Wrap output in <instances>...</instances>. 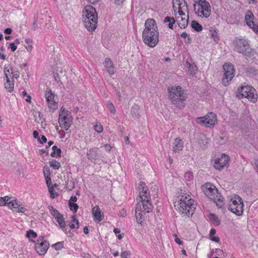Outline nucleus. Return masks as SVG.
Segmentation results:
<instances>
[{"mask_svg":"<svg viewBox=\"0 0 258 258\" xmlns=\"http://www.w3.org/2000/svg\"><path fill=\"white\" fill-rule=\"evenodd\" d=\"M145 27L142 34L143 41L147 46L153 48L159 41V32L156 23L153 19H148Z\"/></svg>","mask_w":258,"mask_h":258,"instance_id":"obj_1","label":"nucleus"},{"mask_svg":"<svg viewBox=\"0 0 258 258\" xmlns=\"http://www.w3.org/2000/svg\"><path fill=\"white\" fill-rule=\"evenodd\" d=\"M84 26L89 31L94 30L97 26L98 16L95 9L91 6L85 7L82 13Z\"/></svg>","mask_w":258,"mask_h":258,"instance_id":"obj_2","label":"nucleus"},{"mask_svg":"<svg viewBox=\"0 0 258 258\" xmlns=\"http://www.w3.org/2000/svg\"><path fill=\"white\" fill-rule=\"evenodd\" d=\"M169 98L172 104L176 107L181 109L185 106L184 101L187 94L184 93L179 86H174L168 88Z\"/></svg>","mask_w":258,"mask_h":258,"instance_id":"obj_3","label":"nucleus"},{"mask_svg":"<svg viewBox=\"0 0 258 258\" xmlns=\"http://www.w3.org/2000/svg\"><path fill=\"white\" fill-rule=\"evenodd\" d=\"M169 98L172 104L176 107L181 109L185 106L184 101L187 94L184 93L179 86H174L168 88Z\"/></svg>","mask_w":258,"mask_h":258,"instance_id":"obj_4","label":"nucleus"},{"mask_svg":"<svg viewBox=\"0 0 258 258\" xmlns=\"http://www.w3.org/2000/svg\"><path fill=\"white\" fill-rule=\"evenodd\" d=\"M202 191L210 199L213 200L219 208H222L223 205V198L215 186L211 183H206L201 186Z\"/></svg>","mask_w":258,"mask_h":258,"instance_id":"obj_5","label":"nucleus"},{"mask_svg":"<svg viewBox=\"0 0 258 258\" xmlns=\"http://www.w3.org/2000/svg\"><path fill=\"white\" fill-rule=\"evenodd\" d=\"M183 198L180 199V201L175 203L174 207L181 214H184L188 216H192L196 209L194 204V201L191 199H187V197L184 199Z\"/></svg>","mask_w":258,"mask_h":258,"instance_id":"obj_6","label":"nucleus"},{"mask_svg":"<svg viewBox=\"0 0 258 258\" xmlns=\"http://www.w3.org/2000/svg\"><path fill=\"white\" fill-rule=\"evenodd\" d=\"M194 10L198 16L208 18L211 12V6L206 0H194Z\"/></svg>","mask_w":258,"mask_h":258,"instance_id":"obj_7","label":"nucleus"},{"mask_svg":"<svg viewBox=\"0 0 258 258\" xmlns=\"http://www.w3.org/2000/svg\"><path fill=\"white\" fill-rule=\"evenodd\" d=\"M234 50L244 55H249L252 51L247 39L236 37L233 42Z\"/></svg>","mask_w":258,"mask_h":258,"instance_id":"obj_8","label":"nucleus"},{"mask_svg":"<svg viewBox=\"0 0 258 258\" xmlns=\"http://www.w3.org/2000/svg\"><path fill=\"white\" fill-rule=\"evenodd\" d=\"M228 209L238 216L243 213V203L242 199L238 196L235 195L230 199L228 204Z\"/></svg>","mask_w":258,"mask_h":258,"instance_id":"obj_9","label":"nucleus"},{"mask_svg":"<svg viewBox=\"0 0 258 258\" xmlns=\"http://www.w3.org/2000/svg\"><path fill=\"white\" fill-rule=\"evenodd\" d=\"M223 68L224 74L222 83L224 86H227L234 76L235 70L231 63H225L223 65Z\"/></svg>","mask_w":258,"mask_h":258,"instance_id":"obj_10","label":"nucleus"},{"mask_svg":"<svg viewBox=\"0 0 258 258\" xmlns=\"http://www.w3.org/2000/svg\"><path fill=\"white\" fill-rule=\"evenodd\" d=\"M238 93H240L242 97L247 98L252 102H255L257 99V95L254 88L250 86L242 87L238 89Z\"/></svg>","mask_w":258,"mask_h":258,"instance_id":"obj_11","label":"nucleus"},{"mask_svg":"<svg viewBox=\"0 0 258 258\" xmlns=\"http://www.w3.org/2000/svg\"><path fill=\"white\" fill-rule=\"evenodd\" d=\"M216 121V116L213 112H210L204 117H198L197 123L203 124L206 126L214 125Z\"/></svg>","mask_w":258,"mask_h":258,"instance_id":"obj_12","label":"nucleus"},{"mask_svg":"<svg viewBox=\"0 0 258 258\" xmlns=\"http://www.w3.org/2000/svg\"><path fill=\"white\" fill-rule=\"evenodd\" d=\"M150 200H141V202H138L136 207V213L146 211V213H150L153 210V205L150 202Z\"/></svg>","mask_w":258,"mask_h":258,"instance_id":"obj_13","label":"nucleus"},{"mask_svg":"<svg viewBox=\"0 0 258 258\" xmlns=\"http://www.w3.org/2000/svg\"><path fill=\"white\" fill-rule=\"evenodd\" d=\"M35 244V249L39 255H44L47 251L49 244L48 241L43 239V238L39 237Z\"/></svg>","mask_w":258,"mask_h":258,"instance_id":"obj_14","label":"nucleus"},{"mask_svg":"<svg viewBox=\"0 0 258 258\" xmlns=\"http://www.w3.org/2000/svg\"><path fill=\"white\" fill-rule=\"evenodd\" d=\"M228 162L229 156L227 155L222 154L214 160V166L216 169L221 170L228 165Z\"/></svg>","mask_w":258,"mask_h":258,"instance_id":"obj_15","label":"nucleus"},{"mask_svg":"<svg viewBox=\"0 0 258 258\" xmlns=\"http://www.w3.org/2000/svg\"><path fill=\"white\" fill-rule=\"evenodd\" d=\"M45 96L48 104V107L55 110L57 108V103L54 100V94L49 89L45 94Z\"/></svg>","mask_w":258,"mask_h":258,"instance_id":"obj_16","label":"nucleus"},{"mask_svg":"<svg viewBox=\"0 0 258 258\" xmlns=\"http://www.w3.org/2000/svg\"><path fill=\"white\" fill-rule=\"evenodd\" d=\"M253 17L254 16L252 13L251 11H248L246 14L245 20L247 25L250 28H251L256 33L258 34V25L255 24L253 22Z\"/></svg>","mask_w":258,"mask_h":258,"instance_id":"obj_17","label":"nucleus"},{"mask_svg":"<svg viewBox=\"0 0 258 258\" xmlns=\"http://www.w3.org/2000/svg\"><path fill=\"white\" fill-rule=\"evenodd\" d=\"M139 191L140 194V198L141 200H150V196L148 189L144 182H140L139 186Z\"/></svg>","mask_w":258,"mask_h":258,"instance_id":"obj_18","label":"nucleus"},{"mask_svg":"<svg viewBox=\"0 0 258 258\" xmlns=\"http://www.w3.org/2000/svg\"><path fill=\"white\" fill-rule=\"evenodd\" d=\"M58 122L60 126L66 130H68L70 126L69 118L65 114H59Z\"/></svg>","mask_w":258,"mask_h":258,"instance_id":"obj_19","label":"nucleus"},{"mask_svg":"<svg viewBox=\"0 0 258 258\" xmlns=\"http://www.w3.org/2000/svg\"><path fill=\"white\" fill-rule=\"evenodd\" d=\"M183 148V143L179 138H177L174 140L172 147L173 152L174 153H179L182 150Z\"/></svg>","mask_w":258,"mask_h":258,"instance_id":"obj_20","label":"nucleus"},{"mask_svg":"<svg viewBox=\"0 0 258 258\" xmlns=\"http://www.w3.org/2000/svg\"><path fill=\"white\" fill-rule=\"evenodd\" d=\"M88 159L93 161L98 158L100 157L101 154L98 153V150L96 148L90 149L87 153Z\"/></svg>","mask_w":258,"mask_h":258,"instance_id":"obj_21","label":"nucleus"},{"mask_svg":"<svg viewBox=\"0 0 258 258\" xmlns=\"http://www.w3.org/2000/svg\"><path fill=\"white\" fill-rule=\"evenodd\" d=\"M104 67L107 72L110 75H112L115 73V69L112 61L110 58L105 59L104 62Z\"/></svg>","mask_w":258,"mask_h":258,"instance_id":"obj_22","label":"nucleus"},{"mask_svg":"<svg viewBox=\"0 0 258 258\" xmlns=\"http://www.w3.org/2000/svg\"><path fill=\"white\" fill-rule=\"evenodd\" d=\"M176 20L177 22L178 23V25L179 27L182 29L185 28L188 25V16H187V19L185 18H183V15H179L177 16L176 14H175Z\"/></svg>","mask_w":258,"mask_h":258,"instance_id":"obj_23","label":"nucleus"},{"mask_svg":"<svg viewBox=\"0 0 258 258\" xmlns=\"http://www.w3.org/2000/svg\"><path fill=\"white\" fill-rule=\"evenodd\" d=\"M92 214L94 218V220L101 221L103 219V215L101 211L98 206H95L92 209Z\"/></svg>","mask_w":258,"mask_h":258,"instance_id":"obj_24","label":"nucleus"},{"mask_svg":"<svg viewBox=\"0 0 258 258\" xmlns=\"http://www.w3.org/2000/svg\"><path fill=\"white\" fill-rule=\"evenodd\" d=\"M4 72L5 77L7 79V82L5 83V87L6 89L8 90V91L11 92L13 90L14 85L13 84H11L9 78L8 77V73H10V69H8L7 67H5L4 68Z\"/></svg>","mask_w":258,"mask_h":258,"instance_id":"obj_25","label":"nucleus"},{"mask_svg":"<svg viewBox=\"0 0 258 258\" xmlns=\"http://www.w3.org/2000/svg\"><path fill=\"white\" fill-rule=\"evenodd\" d=\"M42 13H37L34 17V22L33 23V28L34 30H36L37 29V25L36 23L37 22H40V28H41L42 26L44 27V25H43V20L44 18L42 17Z\"/></svg>","mask_w":258,"mask_h":258,"instance_id":"obj_26","label":"nucleus"},{"mask_svg":"<svg viewBox=\"0 0 258 258\" xmlns=\"http://www.w3.org/2000/svg\"><path fill=\"white\" fill-rule=\"evenodd\" d=\"M180 5H183V7H185L186 10L187 11L188 7L187 3L185 2V0H173L172 5L174 12H175V8L177 7Z\"/></svg>","mask_w":258,"mask_h":258,"instance_id":"obj_27","label":"nucleus"},{"mask_svg":"<svg viewBox=\"0 0 258 258\" xmlns=\"http://www.w3.org/2000/svg\"><path fill=\"white\" fill-rule=\"evenodd\" d=\"M52 149L53 151L50 154L52 157H60V154L61 151L60 148H57V146H53L52 147Z\"/></svg>","mask_w":258,"mask_h":258,"instance_id":"obj_28","label":"nucleus"},{"mask_svg":"<svg viewBox=\"0 0 258 258\" xmlns=\"http://www.w3.org/2000/svg\"><path fill=\"white\" fill-rule=\"evenodd\" d=\"M191 27L196 31L200 32L203 29L202 26L195 20H193L191 24Z\"/></svg>","mask_w":258,"mask_h":258,"instance_id":"obj_29","label":"nucleus"},{"mask_svg":"<svg viewBox=\"0 0 258 258\" xmlns=\"http://www.w3.org/2000/svg\"><path fill=\"white\" fill-rule=\"evenodd\" d=\"M164 22H169L168 27L171 29H173V25L175 23V20L173 17L167 16L164 18Z\"/></svg>","mask_w":258,"mask_h":258,"instance_id":"obj_30","label":"nucleus"},{"mask_svg":"<svg viewBox=\"0 0 258 258\" xmlns=\"http://www.w3.org/2000/svg\"><path fill=\"white\" fill-rule=\"evenodd\" d=\"M209 218L215 225L218 226L220 224V220L216 215L210 214L209 215Z\"/></svg>","mask_w":258,"mask_h":258,"instance_id":"obj_31","label":"nucleus"},{"mask_svg":"<svg viewBox=\"0 0 258 258\" xmlns=\"http://www.w3.org/2000/svg\"><path fill=\"white\" fill-rule=\"evenodd\" d=\"M35 113L34 115V120L38 123H41V125H43L44 118L41 116V113L39 112H35Z\"/></svg>","mask_w":258,"mask_h":258,"instance_id":"obj_32","label":"nucleus"},{"mask_svg":"<svg viewBox=\"0 0 258 258\" xmlns=\"http://www.w3.org/2000/svg\"><path fill=\"white\" fill-rule=\"evenodd\" d=\"M186 66L188 67V72L191 75H194L196 74L197 71V67L196 66L190 64L188 61L186 62Z\"/></svg>","mask_w":258,"mask_h":258,"instance_id":"obj_33","label":"nucleus"},{"mask_svg":"<svg viewBox=\"0 0 258 258\" xmlns=\"http://www.w3.org/2000/svg\"><path fill=\"white\" fill-rule=\"evenodd\" d=\"M139 106L136 104L133 105L131 110V113L132 115L135 117H138L139 116Z\"/></svg>","mask_w":258,"mask_h":258,"instance_id":"obj_34","label":"nucleus"},{"mask_svg":"<svg viewBox=\"0 0 258 258\" xmlns=\"http://www.w3.org/2000/svg\"><path fill=\"white\" fill-rule=\"evenodd\" d=\"M55 219H56V221L57 222V223H58L60 228H65L66 224L65 221H64L63 216L62 215L60 216L55 218Z\"/></svg>","mask_w":258,"mask_h":258,"instance_id":"obj_35","label":"nucleus"},{"mask_svg":"<svg viewBox=\"0 0 258 258\" xmlns=\"http://www.w3.org/2000/svg\"><path fill=\"white\" fill-rule=\"evenodd\" d=\"M145 213L144 212H139L136 213V217L137 218V222L139 224H141L142 220L144 218Z\"/></svg>","mask_w":258,"mask_h":258,"instance_id":"obj_36","label":"nucleus"},{"mask_svg":"<svg viewBox=\"0 0 258 258\" xmlns=\"http://www.w3.org/2000/svg\"><path fill=\"white\" fill-rule=\"evenodd\" d=\"M49 165L51 167H52L54 169L57 170L60 167V163L55 160H52L49 162Z\"/></svg>","mask_w":258,"mask_h":258,"instance_id":"obj_37","label":"nucleus"},{"mask_svg":"<svg viewBox=\"0 0 258 258\" xmlns=\"http://www.w3.org/2000/svg\"><path fill=\"white\" fill-rule=\"evenodd\" d=\"M25 43L27 44V46H26L25 48L27 51L29 52H31L32 50V43L33 42L32 40L30 38H26L25 40Z\"/></svg>","mask_w":258,"mask_h":258,"instance_id":"obj_38","label":"nucleus"},{"mask_svg":"<svg viewBox=\"0 0 258 258\" xmlns=\"http://www.w3.org/2000/svg\"><path fill=\"white\" fill-rule=\"evenodd\" d=\"M8 205L10 208H18L20 205L18 204V202L16 199H13L9 201L8 203Z\"/></svg>","mask_w":258,"mask_h":258,"instance_id":"obj_39","label":"nucleus"},{"mask_svg":"<svg viewBox=\"0 0 258 258\" xmlns=\"http://www.w3.org/2000/svg\"><path fill=\"white\" fill-rule=\"evenodd\" d=\"M184 178L185 181L190 182L193 180L194 176L191 172L188 171L185 173Z\"/></svg>","mask_w":258,"mask_h":258,"instance_id":"obj_40","label":"nucleus"},{"mask_svg":"<svg viewBox=\"0 0 258 258\" xmlns=\"http://www.w3.org/2000/svg\"><path fill=\"white\" fill-rule=\"evenodd\" d=\"M27 237L31 240V238H35L37 237V234L33 230H29L27 232Z\"/></svg>","mask_w":258,"mask_h":258,"instance_id":"obj_41","label":"nucleus"},{"mask_svg":"<svg viewBox=\"0 0 258 258\" xmlns=\"http://www.w3.org/2000/svg\"><path fill=\"white\" fill-rule=\"evenodd\" d=\"M70 209L73 211L74 213H76L78 208L79 206L77 204H75L74 203H72L71 201H69V203Z\"/></svg>","mask_w":258,"mask_h":258,"instance_id":"obj_42","label":"nucleus"},{"mask_svg":"<svg viewBox=\"0 0 258 258\" xmlns=\"http://www.w3.org/2000/svg\"><path fill=\"white\" fill-rule=\"evenodd\" d=\"M106 106L109 109L111 113L113 114H115L116 112L115 108L114 107V105L111 102H107L106 103Z\"/></svg>","mask_w":258,"mask_h":258,"instance_id":"obj_43","label":"nucleus"},{"mask_svg":"<svg viewBox=\"0 0 258 258\" xmlns=\"http://www.w3.org/2000/svg\"><path fill=\"white\" fill-rule=\"evenodd\" d=\"M52 247L56 250L61 249L63 247V242H58L52 245Z\"/></svg>","mask_w":258,"mask_h":258,"instance_id":"obj_44","label":"nucleus"},{"mask_svg":"<svg viewBox=\"0 0 258 258\" xmlns=\"http://www.w3.org/2000/svg\"><path fill=\"white\" fill-rule=\"evenodd\" d=\"M185 7H183V5H180L177 7L176 8H175V11L176 10H178V15H184L185 16V13L183 12V10H184V8Z\"/></svg>","mask_w":258,"mask_h":258,"instance_id":"obj_45","label":"nucleus"},{"mask_svg":"<svg viewBox=\"0 0 258 258\" xmlns=\"http://www.w3.org/2000/svg\"><path fill=\"white\" fill-rule=\"evenodd\" d=\"M130 256V252L128 251H124L121 253V258H129Z\"/></svg>","mask_w":258,"mask_h":258,"instance_id":"obj_46","label":"nucleus"},{"mask_svg":"<svg viewBox=\"0 0 258 258\" xmlns=\"http://www.w3.org/2000/svg\"><path fill=\"white\" fill-rule=\"evenodd\" d=\"M44 175L45 177L46 182L47 186H50L51 184V178L48 175H46L45 171H44Z\"/></svg>","mask_w":258,"mask_h":258,"instance_id":"obj_47","label":"nucleus"},{"mask_svg":"<svg viewBox=\"0 0 258 258\" xmlns=\"http://www.w3.org/2000/svg\"><path fill=\"white\" fill-rule=\"evenodd\" d=\"M211 37L213 38L214 40L216 42H217L219 40L218 34L215 31L213 33L211 31Z\"/></svg>","mask_w":258,"mask_h":258,"instance_id":"obj_48","label":"nucleus"},{"mask_svg":"<svg viewBox=\"0 0 258 258\" xmlns=\"http://www.w3.org/2000/svg\"><path fill=\"white\" fill-rule=\"evenodd\" d=\"M9 69H10V68ZM14 70L12 68H11V72L10 71V73H8V74H9V73H11V74L12 75V76H11V75H10V77H15L16 78H17V77H19V72L18 71H16V73H15L14 72Z\"/></svg>","mask_w":258,"mask_h":258,"instance_id":"obj_49","label":"nucleus"},{"mask_svg":"<svg viewBox=\"0 0 258 258\" xmlns=\"http://www.w3.org/2000/svg\"><path fill=\"white\" fill-rule=\"evenodd\" d=\"M94 129L98 133H101L103 131V127L101 124H96L94 126Z\"/></svg>","mask_w":258,"mask_h":258,"instance_id":"obj_50","label":"nucleus"},{"mask_svg":"<svg viewBox=\"0 0 258 258\" xmlns=\"http://www.w3.org/2000/svg\"><path fill=\"white\" fill-rule=\"evenodd\" d=\"M48 189H49V192L50 194V197L51 198H55V196H54V193H53L54 186L53 185H51V186H48Z\"/></svg>","mask_w":258,"mask_h":258,"instance_id":"obj_51","label":"nucleus"},{"mask_svg":"<svg viewBox=\"0 0 258 258\" xmlns=\"http://www.w3.org/2000/svg\"><path fill=\"white\" fill-rule=\"evenodd\" d=\"M48 209L50 211L51 215L52 216H53L54 215H55L56 213H57L58 211L56 210L55 209H54L53 206H49L48 207Z\"/></svg>","mask_w":258,"mask_h":258,"instance_id":"obj_52","label":"nucleus"},{"mask_svg":"<svg viewBox=\"0 0 258 258\" xmlns=\"http://www.w3.org/2000/svg\"><path fill=\"white\" fill-rule=\"evenodd\" d=\"M8 48H11L12 51H15L17 49V47L14 43H11L9 45Z\"/></svg>","mask_w":258,"mask_h":258,"instance_id":"obj_53","label":"nucleus"},{"mask_svg":"<svg viewBox=\"0 0 258 258\" xmlns=\"http://www.w3.org/2000/svg\"><path fill=\"white\" fill-rule=\"evenodd\" d=\"M173 236L175 237V241L179 245L182 244L183 242L178 238L177 235L176 234H173Z\"/></svg>","mask_w":258,"mask_h":258,"instance_id":"obj_54","label":"nucleus"},{"mask_svg":"<svg viewBox=\"0 0 258 258\" xmlns=\"http://www.w3.org/2000/svg\"><path fill=\"white\" fill-rule=\"evenodd\" d=\"M38 141L40 143L43 144V143H46L47 142V139L44 136L42 135L41 139L38 138Z\"/></svg>","mask_w":258,"mask_h":258,"instance_id":"obj_55","label":"nucleus"},{"mask_svg":"<svg viewBox=\"0 0 258 258\" xmlns=\"http://www.w3.org/2000/svg\"><path fill=\"white\" fill-rule=\"evenodd\" d=\"M72 222H76L77 225V228L78 229L79 228V221L76 218V217L75 215H74L72 216Z\"/></svg>","mask_w":258,"mask_h":258,"instance_id":"obj_56","label":"nucleus"},{"mask_svg":"<svg viewBox=\"0 0 258 258\" xmlns=\"http://www.w3.org/2000/svg\"><path fill=\"white\" fill-rule=\"evenodd\" d=\"M112 2H113L114 4H115L116 5H120L122 4L124 0H111Z\"/></svg>","mask_w":258,"mask_h":258,"instance_id":"obj_57","label":"nucleus"},{"mask_svg":"<svg viewBox=\"0 0 258 258\" xmlns=\"http://www.w3.org/2000/svg\"><path fill=\"white\" fill-rule=\"evenodd\" d=\"M26 211V209L24 207H21L20 205L19 207L18 208L17 212L24 213Z\"/></svg>","mask_w":258,"mask_h":258,"instance_id":"obj_58","label":"nucleus"},{"mask_svg":"<svg viewBox=\"0 0 258 258\" xmlns=\"http://www.w3.org/2000/svg\"><path fill=\"white\" fill-rule=\"evenodd\" d=\"M104 147L105 148V150L108 152H109L110 151V150L112 148V147L109 144H105L104 145Z\"/></svg>","mask_w":258,"mask_h":258,"instance_id":"obj_59","label":"nucleus"},{"mask_svg":"<svg viewBox=\"0 0 258 258\" xmlns=\"http://www.w3.org/2000/svg\"><path fill=\"white\" fill-rule=\"evenodd\" d=\"M2 198L3 199V200L4 201V202L6 204H8V203L9 202V201H11V198H10L8 196H5Z\"/></svg>","mask_w":258,"mask_h":258,"instance_id":"obj_60","label":"nucleus"},{"mask_svg":"<svg viewBox=\"0 0 258 258\" xmlns=\"http://www.w3.org/2000/svg\"><path fill=\"white\" fill-rule=\"evenodd\" d=\"M119 215L120 217H124V216L126 215V211L125 210V209H122V210L119 212Z\"/></svg>","mask_w":258,"mask_h":258,"instance_id":"obj_61","label":"nucleus"},{"mask_svg":"<svg viewBox=\"0 0 258 258\" xmlns=\"http://www.w3.org/2000/svg\"><path fill=\"white\" fill-rule=\"evenodd\" d=\"M12 32V29L10 28H6L4 30V33L7 34H11Z\"/></svg>","mask_w":258,"mask_h":258,"instance_id":"obj_62","label":"nucleus"},{"mask_svg":"<svg viewBox=\"0 0 258 258\" xmlns=\"http://www.w3.org/2000/svg\"><path fill=\"white\" fill-rule=\"evenodd\" d=\"M216 231L215 229H212L210 230L209 235L211 237H212L213 235H214L216 233Z\"/></svg>","mask_w":258,"mask_h":258,"instance_id":"obj_63","label":"nucleus"},{"mask_svg":"<svg viewBox=\"0 0 258 258\" xmlns=\"http://www.w3.org/2000/svg\"><path fill=\"white\" fill-rule=\"evenodd\" d=\"M33 137L34 138H37L38 139V138H39V137H38V136H39L38 132L37 131H34L33 132Z\"/></svg>","mask_w":258,"mask_h":258,"instance_id":"obj_64","label":"nucleus"}]
</instances>
